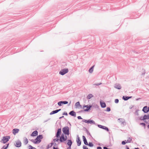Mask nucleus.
<instances>
[{
  "label": "nucleus",
  "mask_w": 149,
  "mask_h": 149,
  "mask_svg": "<svg viewBox=\"0 0 149 149\" xmlns=\"http://www.w3.org/2000/svg\"><path fill=\"white\" fill-rule=\"evenodd\" d=\"M10 136H3L1 141V142L5 143L9 141V139H10Z\"/></svg>",
  "instance_id": "obj_1"
},
{
  "label": "nucleus",
  "mask_w": 149,
  "mask_h": 149,
  "mask_svg": "<svg viewBox=\"0 0 149 149\" xmlns=\"http://www.w3.org/2000/svg\"><path fill=\"white\" fill-rule=\"evenodd\" d=\"M43 138L42 135H39L37 136L36 138L35 139V141L34 142L35 143H40L41 141V139H42Z\"/></svg>",
  "instance_id": "obj_2"
},
{
  "label": "nucleus",
  "mask_w": 149,
  "mask_h": 149,
  "mask_svg": "<svg viewBox=\"0 0 149 149\" xmlns=\"http://www.w3.org/2000/svg\"><path fill=\"white\" fill-rule=\"evenodd\" d=\"M69 127L68 126H66L63 128L62 129V130L65 134L68 135L69 134Z\"/></svg>",
  "instance_id": "obj_3"
},
{
  "label": "nucleus",
  "mask_w": 149,
  "mask_h": 149,
  "mask_svg": "<svg viewBox=\"0 0 149 149\" xmlns=\"http://www.w3.org/2000/svg\"><path fill=\"white\" fill-rule=\"evenodd\" d=\"M68 72V68H65L61 70L59 72V74L62 75H63Z\"/></svg>",
  "instance_id": "obj_4"
},
{
  "label": "nucleus",
  "mask_w": 149,
  "mask_h": 149,
  "mask_svg": "<svg viewBox=\"0 0 149 149\" xmlns=\"http://www.w3.org/2000/svg\"><path fill=\"white\" fill-rule=\"evenodd\" d=\"M83 122H85V123H90V124H95V122L93 120L91 119H89L88 120L84 119L82 120Z\"/></svg>",
  "instance_id": "obj_5"
},
{
  "label": "nucleus",
  "mask_w": 149,
  "mask_h": 149,
  "mask_svg": "<svg viewBox=\"0 0 149 149\" xmlns=\"http://www.w3.org/2000/svg\"><path fill=\"white\" fill-rule=\"evenodd\" d=\"M67 139V137L66 136H65V137H64V135L63 134H62L60 138V141L61 142H63L64 141H65Z\"/></svg>",
  "instance_id": "obj_6"
},
{
  "label": "nucleus",
  "mask_w": 149,
  "mask_h": 149,
  "mask_svg": "<svg viewBox=\"0 0 149 149\" xmlns=\"http://www.w3.org/2000/svg\"><path fill=\"white\" fill-rule=\"evenodd\" d=\"M142 111L145 113H147L149 111V107L147 106L144 107L142 109Z\"/></svg>",
  "instance_id": "obj_7"
},
{
  "label": "nucleus",
  "mask_w": 149,
  "mask_h": 149,
  "mask_svg": "<svg viewBox=\"0 0 149 149\" xmlns=\"http://www.w3.org/2000/svg\"><path fill=\"white\" fill-rule=\"evenodd\" d=\"M114 87L118 89H120L122 88L120 84L118 83H116L115 84Z\"/></svg>",
  "instance_id": "obj_8"
},
{
  "label": "nucleus",
  "mask_w": 149,
  "mask_h": 149,
  "mask_svg": "<svg viewBox=\"0 0 149 149\" xmlns=\"http://www.w3.org/2000/svg\"><path fill=\"white\" fill-rule=\"evenodd\" d=\"M118 120H119V123H120L122 125H126V123L125 119L123 118H119L118 119Z\"/></svg>",
  "instance_id": "obj_9"
},
{
  "label": "nucleus",
  "mask_w": 149,
  "mask_h": 149,
  "mask_svg": "<svg viewBox=\"0 0 149 149\" xmlns=\"http://www.w3.org/2000/svg\"><path fill=\"white\" fill-rule=\"evenodd\" d=\"M92 107V106L91 105H90L89 106L88 105H84L83 106V109H84V107L87 108V109H85L84 110L85 111H88L90 109V108L91 107Z\"/></svg>",
  "instance_id": "obj_10"
},
{
  "label": "nucleus",
  "mask_w": 149,
  "mask_h": 149,
  "mask_svg": "<svg viewBox=\"0 0 149 149\" xmlns=\"http://www.w3.org/2000/svg\"><path fill=\"white\" fill-rule=\"evenodd\" d=\"M68 103V102L66 101H60L58 103V104L59 106H61L62 104H66Z\"/></svg>",
  "instance_id": "obj_11"
},
{
  "label": "nucleus",
  "mask_w": 149,
  "mask_h": 149,
  "mask_svg": "<svg viewBox=\"0 0 149 149\" xmlns=\"http://www.w3.org/2000/svg\"><path fill=\"white\" fill-rule=\"evenodd\" d=\"M61 129L59 128L58 129L57 132L56 133V136L57 138H58L61 134Z\"/></svg>",
  "instance_id": "obj_12"
},
{
  "label": "nucleus",
  "mask_w": 149,
  "mask_h": 149,
  "mask_svg": "<svg viewBox=\"0 0 149 149\" xmlns=\"http://www.w3.org/2000/svg\"><path fill=\"white\" fill-rule=\"evenodd\" d=\"M98 126L100 128H102V129H104L107 131H109L108 128L106 126H102V125H98Z\"/></svg>",
  "instance_id": "obj_13"
},
{
  "label": "nucleus",
  "mask_w": 149,
  "mask_h": 149,
  "mask_svg": "<svg viewBox=\"0 0 149 149\" xmlns=\"http://www.w3.org/2000/svg\"><path fill=\"white\" fill-rule=\"evenodd\" d=\"M76 141L77 143V145L78 146H79L81 145V142L80 141L79 138V136H78L77 137V139Z\"/></svg>",
  "instance_id": "obj_14"
},
{
  "label": "nucleus",
  "mask_w": 149,
  "mask_h": 149,
  "mask_svg": "<svg viewBox=\"0 0 149 149\" xmlns=\"http://www.w3.org/2000/svg\"><path fill=\"white\" fill-rule=\"evenodd\" d=\"M19 131V130L18 129L15 128L13 130V134L15 135L17 133H18Z\"/></svg>",
  "instance_id": "obj_15"
},
{
  "label": "nucleus",
  "mask_w": 149,
  "mask_h": 149,
  "mask_svg": "<svg viewBox=\"0 0 149 149\" xmlns=\"http://www.w3.org/2000/svg\"><path fill=\"white\" fill-rule=\"evenodd\" d=\"M15 146L17 147H19L21 146V143L19 141H17L16 142Z\"/></svg>",
  "instance_id": "obj_16"
},
{
  "label": "nucleus",
  "mask_w": 149,
  "mask_h": 149,
  "mask_svg": "<svg viewBox=\"0 0 149 149\" xmlns=\"http://www.w3.org/2000/svg\"><path fill=\"white\" fill-rule=\"evenodd\" d=\"M61 110V109H57L53 111H52L50 113V115H51L58 113V112Z\"/></svg>",
  "instance_id": "obj_17"
},
{
  "label": "nucleus",
  "mask_w": 149,
  "mask_h": 149,
  "mask_svg": "<svg viewBox=\"0 0 149 149\" xmlns=\"http://www.w3.org/2000/svg\"><path fill=\"white\" fill-rule=\"evenodd\" d=\"M69 114L72 116H74V117H75L76 116V113L74 111H70L69 113Z\"/></svg>",
  "instance_id": "obj_18"
},
{
  "label": "nucleus",
  "mask_w": 149,
  "mask_h": 149,
  "mask_svg": "<svg viewBox=\"0 0 149 149\" xmlns=\"http://www.w3.org/2000/svg\"><path fill=\"white\" fill-rule=\"evenodd\" d=\"M83 139L84 144L86 145H88V143L87 142V140L84 136H83Z\"/></svg>",
  "instance_id": "obj_19"
},
{
  "label": "nucleus",
  "mask_w": 149,
  "mask_h": 149,
  "mask_svg": "<svg viewBox=\"0 0 149 149\" xmlns=\"http://www.w3.org/2000/svg\"><path fill=\"white\" fill-rule=\"evenodd\" d=\"M38 132L36 130L33 132L31 134V136H35L38 135Z\"/></svg>",
  "instance_id": "obj_20"
},
{
  "label": "nucleus",
  "mask_w": 149,
  "mask_h": 149,
  "mask_svg": "<svg viewBox=\"0 0 149 149\" xmlns=\"http://www.w3.org/2000/svg\"><path fill=\"white\" fill-rule=\"evenodd\" d=\"M95 65L93 66L89 70V72L90 73H92L93 71L94 67Z\"/></svg>",
  "instance_id": "obj_21"
},
{
  "label": "nucleus",
  "mask_w": 149,
  "mask_h": 149,
  "mask_svg": "<svg viewBox=\"0 0 149 149\" xmlns=\"http://www.w3.org/2000/svg\"><path fill=\"white\" fill-rule=\"evenodd\" d=\"M131 97H126V96H123V99L124 100H127L131 98Z\"/></svg>",
  "instance_id": "obj_22"
},
{
  "label": "nucleus",
  "mask_w": 149,
  "mask_h": 149,
  "mask_svg": "<svg viewBox=\"0 0 149 149\" xmlns=\"http://www.w3.org/2000/svg\"><path fill=\"white\" fill-rule=\"evenodd\" d=\"M67 145L69 146H71L72 143V142L71 140H68Z\"/></svg>",
  "instance_id": "obj_23"
},
{
  "label": "nucleus",
  "mask_w": 149,
  "mask_h": 149,
  "mask_svg": "<svg viewBox=\"0 0 149 149\" xmlns=\"http://www.w3.org/2000/svg\"><path fill=\"white\" fill-rule=\"evenodd\" d=\"M101 107L102 108H104L106 107V105L104 102H100Z\"/></svg>",
  "instance_id": "obj_24"
},
{
  "label": "nucleus",
  "mask_w": 149,
  "mask_h": 149,
  "mask_svg": "<svg viewBox=\"0 0 149 149\" xmlns=\"http://www.w3.org/2000/svg\"><path fill=\"white\" fill-rule=\"evenodd\" d=\"M143 119L146 120V119H149V114L146 115H144V116L143 117Z\"/></svg>",
  "instance_id": "obj_25"
},
{
  "label": "nucleus",
  "mask_w": 149,
  "mask_h": 149,
  "mask_svg": "<svg viewBox=\"0 0 149 149\" xmlns=\"http://www.w3.org/2000/svg\"><path fill=\"white\" fill-rule=\"evenodd\" d=\"M75 106L76 107H78L79 106H80V107H81V105H80V103H79V102H77L75 104Z\"/></svg>",
  "instance_id": "obj_26"
},
{
  "label": "nucleus",
  "mask_w": 149,
  "mask_h": 149,
  "mask_svg": "<svg viewBox=\"0 0 149 149\" xmlns=\"http://www.w3.org/2000/svg\"><path fill=\"white\" fill-rule=\"evenodd\" d=\"M93 97V95L91 94H89L87 97V99H90L91 98Z\"/></svg>",
  "instance_id": "obj_27"
},
{
  "label": "nucleus",
  "mask_w": 149,
  "mask_h": 149,
  "mask_svg": "<svg viewBox=\"0 0 149 149\" xmlns=\"http://www.w3.org/2000/svg\"><path fill=\"white\" fill-rule=\"evenodd\" d=\"M132 141V139L131 138H130V137H129L128 138V139L127 140V141H126V143H130L131 142V141Z\"/></svg>",
  "instance_id": "obj_28"
},
{
  "label": "nucleus",
  "mask_w": 149,
  "mask_h": 149,
  "mask_svg": "<svg viewBox=\"0 0 149 149\" xmlns=\"http://www.w3.org/2000/svg\"><path fill=\"white\" fill-rule=\"evenodd\" d=\"M9 145V144H7L6 145L3 146L1 149H6Z\"/></svg>",
  "instance_id": "obj_29"
},
{
  "label": "nucleus",
  "mask_w": 149,
  "mask_h": 149,
  "mask_svg": "<svg viewBox=\"0 0 149 149\" xmlns=\"http://www.w3.org/2000/svg\"><path fill=\"white\" fill-rule=\"evenodd\" d=\"M88 145L90 147H92L93 146V143L91 142H89V143H88Z\"/></svg>",
  "instance_id": "obj_30"
},
{
  "label": "nucleus",
  "mask_w": 149,
  "mask_h": 149,
  "mask_svg": "<svg viewBox=\"0 0 149 149\" xmlns=\"http://www.w3.org/2000/svg\"><path fill=\"white\" fill-rule=\"evenodd\" d=\"M24 142L25 144L26 145L28 143V140L26 138V139L24 140Z\"/></svg>",
  "instance_id": "obj_31"
},
{
  "label": "nucleus",
  "mask_w": 149,
  "mask_h": 149,
  "mask_svg": "<svg viewBox=\"0 0 149 149\" xmlns=\"http://www.w3.org/2000/svg\"><path fill=\"white\" fill-rule=\"evenodd\" d=\"M29 147L30 148L29 149H36V148L33 147L32 146L30 145L29 146Z\"/></svg>",
  "instance_id": "obj_32"
},
{
  "label": "nucleus",
  "mask_w": 149,
  "mask_h": 149,
  "mask_svg": "<svg viewBox=\"0 0 149 149\" xmlns=\"http://www.w3.org/2000/svg\"><path fill=\"white\" fill-rule=\"evenodd\" d=\"M59 140L58 139L56 138V139H53V141L54 142H56V141H58Z\"/></svg>",
  "instance_id": "obj_33"
},
{
  "label": "nucleus",
  "mask_w": 149,
  "mask_h": 149,
  "mask_svg": "<svg viewBox=\"0 0 149 149\" xmlns=\"http://www.w3.org/2000/svg\"><path fill=\"white\" fill-rule=\"evenodd\" d=\"M110 110H111V109L109 107H108L107 108V110H106L107 111H110Z\"/></svg>",
  "instance_id": "obj_34"
},
{
  "label": "nucleus",
  "mask_w": 149,
  "mask_h": 149,
  "mask_svg": "<svg viewBox=\"0 0 149 149\" xmlns=\"http://www.w3.org/2000/svg\"><path fill=\"white\" fill-rule=\"evenodd\" d=\"M119 102V100L118 99H116L115 100V102L116 103H117Z\"/></svg>",
  "instance_id": "obj_35"
},
{
  "label": "nucleus",
  "mask_w": 149,
  "mask_h": 149,
  "mask_svg": "<svg viewBox=\"0 0 149 149\" xmlns=\"http://www.w3.org/2000/svg\"><path fill=\"white\" fill-rule=\"evenodd\" d=\"M101 84H102V83H100L97 84H93V85L99 86V85H101Z\"/></svg>",
  "instance_id": "obj_36"
},
{
  "label": "nucleus",
  "mask_w": 149,
  "mask_h": 149,
  "mask_svg": "<svg viewBox=\"0 0 149 149\" xmlns=\"http://www.w3.org/2000/svg\"><path fill=\"white\" fill-rule=\"evenodd\" d=\"M125 141H126V140H125V141H123L122 142V143L123 145H125L126 144V142Z\"/></svg>",
  "instance_id": "obj_37"
},
{
  "label": "nucleus",
  "mask_w": 149,
  "mask_h": 149,
  "mask_svg": "<svg viewBox=\"0 0 149 149\" xmlns=\"http://www.w3.org/2000/svg\"><path fill=\"white\" fill-rule=\"evenodd\" d=\"M63 115H65L67 116L68 115V114H67V113L66 112H64L63 113Z\"/></svg>",
  "instance_id": "obj_38"
},
{
  "label": "nucleus",
  "mask_w": 149,
  "mask_h": 149,
  "mask_svg": "<svg viewBox=\"0 0 149 149\" xmlns=\"http://www.w3.org/2000/svg\"><path fill=\"white\" fill-rule=\"evenodd\" d=\"M77 118L78 119H82V118H81V116H78L77 117Z\"/></svg>",
  "instance_id": "obj_39"
},
{
  "label": "nucleus",
  "mask_w": 149,
  "mask_h": 149,
  "mask_svg": "<svg viewBox=\"0 0 149 149\" xmlns=\"http://www.w3.org/2000/svg\"><path fill=\"white\" fill-rule=\"evenodd\" d=\"M140 125H142L143 126H145V124L144 123H140Z\"/></svg>",
  "instance_id": "obj_40"
},
{
  "label": "nucleus",
  "mask_w": 149,
  "mask_h": 149,
  "mask_svg": "<svg viewBox=\"0 0 149 149\" xmlns=\"http://www.w3.org/2000/svg\"><path fill=\"white\" fill-rule=\"evenodd\" d=\"M102 148L101 147L98 146L97 147V149H102Z\"/></svg>",
  "instance_id": "obj_41"
},
{
  "label": "nucleus",
  "mask_w": 149,
  "mask_h": 149,
  "mask_svg": "<svg viewBox=\"0 0 149 149\" xmlns=\"http://www.w3.org/2000/svg\"><path fill=\"white\" fill-rule=\"evenodd\" d=\"M140 119L141 120H144V119H143V117H141L140 118Z\"/></svg>",
  "instance_id": "obj_42"
},
{
  "label": "nucleus",
  "mask_w": 149,
  "mask_h": 149,
  "mask_svg": "<svg viewBox=\"0 0 149 149\" xmlns=\"http://www.w3.org/2000/svg\"><path fill=\"white\" fill-rule=\"evenodd\" d=\"M53 143H51L50 144V147H51V146H52L53 145Z\"/></svg>",
  "instance_id": "obj_43"
},
{
  "label": "nucleus",
  "mask_w": 149,
  "mask_h": 149,
  "mask_svg": "<svg viewBox=\"0 0 149 149\" xmlns=\"http://www.w3.org/2000/svg\"><path fill=\"white\" fill-rule=\"evenodd\" d=\"M71 146H69L67 148V149H71Z\"/></svg>",
  "instance_id": "obj_44"
},
{
  "label": "nucleus",
  "mask_w": 149,
  "mask_h": 149,
  "mask_svg": "<svg viewBox=\"0 0 149 149\" xmlns=\"http://www.w3.org/2000/svg\"><path fill=\"white\" fill-rule=\"evenodd\" d=\"M104 149H108L106 147H104L103 148Z\"/></svg>",
  "instance_id": "obj_45"
},
{
  "label": "nucleus",
  "mask_w": 149,
  "mask_h": 149,
  "mask_svg": "<svg viewBox=\"0 0 149 149\" xmlns=\"http://www.w3.org/2000/svg\"><path fill=\"white\" fill-rule=\"evenodd\" d=\"M126 149H130L127 146H126Z\"/></svg>",
  "instance_id": "obj_46"
},
{
  "label": "nucleus",
  "mask_w": 149,
  "mask_h": 149,
  "mask_svg": "<svg viewBox=\"0 0 149 149\" xmlns=\"http://www.w3.org/2000/svg\"><path fill=\"white\" fill-rule=\"evenodd\" d=\"M145 72H143V73H142V75H144L145 74Z\"/></svg>",
  "instance_id": "obj_47"
},
{
  "label": "nucleus",
  "mask_w": 149,
  "mask_h": 149,
  "mask_svg": "<svg viewBox=\"0 0 149 149\" xmlns=\"http://www.w3.org/2000/svg\"><path fill=\"white\" fill-rule=\"evenodd\" d=\"M140 98H137V99H136V101H138V100H139Z\"/></svg>",
  "instance_id": "obj_48"
},
{
  "label": "nucleus",
  "mask_w": 149,
  "mask_h": 149,
  "mask_svg": "<svg viewBox=\"0 0 149 149\" xmlns=\"http://www.w3.org/2000/svg\"><path fill=\"white\" fill-rule=\"evenodd\" d=\"M63 117H64V116H62V117H60V118H59V119H61V118H63Z\"/></svg>",
  "instance_id": "obj_49"
},
{
  "label": "nucleus",
  "mask_w": 149,
  "mask_h": 149,
  "mask_svg": "<svg viewBox=\"0 0 149 149\" xmlns=\"http://www.w3.org/2000/svg\"><path fill=\"white\" fill-rule=\"evenodd\" d=\"M50 144H49L48 145V148H49V147H50Z\"/></svg>",
  "instance_id": "obj_50"
},
{
  "label": "nucleus",
  "mask_w": 149,
  "mask_h": 149,
  "mask_svg": "<svg viewBox=\"0 0 149 149\" xmlns=\"http://www.w3.org/2000/svg\"><path fill=\"white\" fill-rule=\"evenodd\" d=\"M136 113L137 115V116H138V112H136Z\"/></svg>",
  "instance_id": "obj_51"
},
{
  "label": "nucleus",
  "mask_w": 149,
  "mask_h": 149,
  "mask_svg": "<svg viewBox=\"0 0 149 149\" xmlns=\"http://www.w3.org/2000/svg\"><path fill=\"white\" fill-rule=\"evenodd\" d=\"M148 127L149 129V125H148Z\"/></svg>",
  "instance_id": "obj_52"
}]
</instances>
